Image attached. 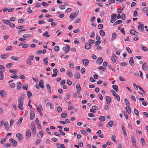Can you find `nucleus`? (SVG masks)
<instances>
[{
  "instance_id": "1",
  "label": "nucleus",
  "mask_w": 148,
  "mask_h": 148,
  "mask_svg": "<svg viewBox=\"0 0 148 148\" xmlns=\"http://www.w3.org/2000/svg\"><path fill=\"white\" fill-rule=\"evenodd\" d=\"M24 99L23 96H21L18 98V108L21 110H23L22 108L23 106L22 100Z\"/></svg>"
},
{
  "instance_id": "2",
  "label": "nucleus",
  "mask_w": 148,
  "mask_h": 148,
  "mask_svg": "<svg viewBox=\"0 0 148 148\" xmlns=\"http://www.w3.org/2000/svg\"><path fill=\"white\" fill-rule=\"evenodd\" d=\"M31 128L34 134H36V129L35 126V123L34 122L31 123Z\"/></svg>"
},
{
  "instance_id": "3",
  "label": "nucleus",
  "mask_w": 148,
  "mask_h": 148,
  "mask_svg": "<svg viewBox=\"0 0 148 148\" xmlns=\"http://www.w3.org/2000/svg\"><path fill=\"white\" fill-rule=\"evenodd\" d=\"M31 136V131L29 129L27 130L26 132V138L27 139H29Z\"/></svg>"
},
{
  "instance_id": "4",
  "label": "nucleus",
  "mask_w": 148,
  "mask_h": 148,
  "mask_svg": "<svg viewBox=\"0 0 148 148\" xmlns=\"http://www.w3.org/2000/svg\"><path fill=\"white\" fill-rule=\"evenodd\" d=\"M70 47L67 45H66V47H64L62 48V50L65 51V53H67L70 50Z\"/></svg>"
},
{
  "instance_id": "5",
  "label": "nucleus",
  "mask_w": 148,
  "mask_h": 148,
  "mask_svg": "<svg viewBox=\"0 0 148 148\" xmlns=\"http://www.w3.org/2000/svg\"><path fill=\"white\" fill-rule=\"evenodd\" d=\"M9 141L12 143L13 146H15L17 144V142L15 140L13 139L12 138H11L10 139Z\"/></svg>"
},
{
  "instance_id": "6",
  "label": "nucleus",
  "mask_w": 148,
  "mask_h": 148,
  "mask_svg": "<svg viewBox=\"0 0 148 148\" xmlns=\"http://www.w3.org/2000/svg\"><path fill=\"white\" fill-rule=\"evenodd\" d=\"M0 95L2 97H5L7 95V93L3 90H1L0 91Z\"/></svg>"
},
{
  "instance_id": "7",
  "label": "nucleus",
  "mask_w": 148,
  "mask_h": 148,
  "mask_svg": "<svg viewBox=\"0 0 148 148\" xmlns=\"http://www.w3.org/2000/svg\"><path fill=\"white\" fill-rule=\"evenodd\" d=\"M35 113L34 111L33 110H31L30 111V118L31 120H32L34 118L35 116Z\"/></svg>"
},
{
  "instance_id": "8",
  "label": "nucleus",
  "mask_w": 148,
  "mask_h": 148,
  "mask_svg": "<svg viewBox=\"0 0 148 148\" xmlns=\"http://www.w3.org/2000/svg\"><path fill=\"white\" fill-rule=\"evenodd\" d=\"M131 140L132 143L134 147H136V140L135 139L134 137L133 136H132L131 137Z\"/></svg>"
},
{
  "instance_id": "9",
  "label": "nucleus",
  "mask_w": 148,
  "mask_h": 148,
  "mask_svg": "<svg viewBox=\"0 0 148 148\" xmlns=\"http://www.w3.org/2000/svg\"><path fill=\"white\" fill-rule=\"evenodd\" d=\"M83 64L86 66H87L89 63V60L86 59H84L82 60Z\"/></svg>"
},
{
  "instance_id": "10",
  "label": "nucleus",
  "mask_w": 148,
  "mask_h": 148,
  "mask_svg": "<svg viewBox=\"0 0 148 148\" xmlns=\"http://www.w3.org/2000/svg\"><path fill=\"white\" fill-rule=\"evenodd\" d=\"M16 137L18 138L19 140H21L22 139V135L20 133H17L16 135Z\"/></svg>"
},
{
  "instance_id": "11",
  "label": "nucleus",
  "mask_w": 148,
  "mask_h": 148,
  "mask_svg": "<svg viewBox=\"0 0 148 148\" xmlns=\"http://www.w3.org/2000/svg\"><path fill=\"white\" fill-rule=\"evenodd\" d=\"M113 124V122L111 121H110L106 125V127H112Z\"/></svg>"
},
{
  "instance_id": "12",
  "label": "nucleus",
  "mask_w": 148,
  "mask_h": 148,
  "mask_svg": "<svg viewBox=\"0 0 148 148\" xmlns=\"http://www.w3.org/2000/svg\"><path fill=\"white\" fill-rule=\"evenodd\" d=\"M129 63L132 66H134V65L133 57H131L130 58V61L129 62Z\"/></svg>"
},
{
  "instance_id": "13",
  "label": "nucleus",
  "mask_w": 148,
  "mask_h": 148,
  "mask_svg": "<svg viewBox=\"0 0 148 148\" xmlns=\"http://www.w3.org/2000/svg\"><path fill=\"white\" fill-rule=\"evenodd\" d=\"M147 63L145 62L143 64L142 69L146 71L148 70V67L147 66Z\"/></svg>"
},
{
  "instance_id": "14",
  "label": "nucleus",
  "mask_w": 148,
  "mask_h": 148,
  "mask_svg": "<svg viewBox=\"0 0 148 148\" xmlns=\"http://www.w3.org/2000/svg\"><path fill=\"white\" fill-rule=\"evenodd\" d=\"M130 33L135 36H137L138 35V33L133 29H131L130 31Z\"/></svg>"
},
{
  "instance_id": "15",
  "label": "nucleus",
  "mask_w": 148,
  "mask_h": 148,
  "mask_svg": "<svg viewBox=\"0 0 148 148\" xmlns=\"http://www.w3.org/2000/svg\"><path fill=\"white\" fill-rule=\"evenodd\" d=\"M125 109L128 114H131V109L130 107L128 106H126L125 107Z\"/></svg>"
},
{
  "instance_id": "16",
  "label": "nucleus",
  "mask_w": 148,
  "mask_h": 148,
  "mask_svg": "<svg viewBox=\"0 0 148 148\" xmlns=\"http://www.w3.org/2000/svg\"><path fill=\"white\" fill-rule=\"evenodd\" d=\"M91 47V45L88 43L85 44V48L86 49L88 50L90 49Z\"/></svg>"
},
{
  "instance_id": "17",
  "label": "nucleus",
  "mask_w": 148,
  "mask_h": 148,
  "mask_svg": "<svg viewBox=\"0 0 148 148\" xmlns=\"http://www.w3.org/2000/svg\"><path fill=\"white\" fill-rule=\"evenodd\" d=\"M5 128V130H8L9 129V124L8 122L5 121L4 125Z\"/></svg>"
},
{
  "instance_id": "18",
  "label": "nucleus",
  "mask_w": 148,
  "mask_h": 148,
  "mask_svg": "<svg viewBox=\"0 0 148 148\" xmlns=\"http://www.w3.org/2000/svg\"><path fill=\"white\" fill-rule=\"evenodd\" d=\"M116 56L114 53H112V56L111 57V59L112 61L114 62H116V60L115 59V58Z\"/></svg>"
},
{
  "instance_id": "19",
  "label": "nucleus",
  "mask_w": 148,
  "mask_h": 148,
  "mask_svg": "<svg viewBox=\"0 0 148 148\" xmlns=\"http://www.w3.org/2000/svg\"><path fill=\"white\" fill-rule=\"evenodd\" d=\"M5 69V67L3 65H0V73H3Z\"/></svg>"
},
{
  "instance_id": "20",
  "label": "nucleus",
  "mask_w": 148,
  "mask_h": 148,
  "mask_svg": "<svg viewBox=\"0 0 148 148\" xmlns=\"http://www.w3.org/2000/svg\"><path fill=\"white\" fill-rule=\"evenodd\" d=\"M39 85L40 87L42 88H44V86L43 85V82L42 80H40L39 82Z\"/></svg>"
},
{
  "instance_id": "21",
  "label": "nucleus",
  "mask_w": 148,
  "mask_h": 148,
  "mask_svg": "<svg viewBox=\"0 0 148 148\" xmlns=\"http://www.w3.org/2000/svg\"><path fill=\"white\" fill-rule=\"evenodd\" d=\"M22 85V84L20 82H19L18 83H17L16 84V86L17 88L16 89L17 90H19L21 88V86Z\"/></svg>"
},
{
  "instance_id": "22",
  "label": "nucleus",
  "mask_w": 148,
  "mask_h": 148,
  "mask_svg": "<svg viewBox=\"0 0 148 148\" xmlns=\"http://www.w3.org/2000/svg\"><path fill=\"white\" fill-rule=\"evenodd\" d=\"M144 25L142 24H141L138 26V29L140 31H142L143 29Z\"/></svg>"
},
{
  "instance_id": "23",
  "label": "nucleus",
  "mask_w": 148,
  "mask_h": 148,
  "mask_svg": "<svg viewBox=\"0 0 148 148\" xmlns=\"http://www.w3.org/2000/svg\"><path fill=\"white\" fill-rule=\"evenodd\" d=\"M140 47L143 50L145 51H147L148 50L147 48L143 45H140Z\"/></svg>"
},
{
  "instance_id": "24",
  "label": "nucleus",
  "mask_w": 148,
  "mask_h": 148,
  "mask_svg": "<svg viewBox=\"0 0 148 148\" xmlns=\"http://www.w3.org/2000/svg\"><path fill=\"white\" fill-rule=\"evenodd\" d=\"M103 59L101 57H99L97 60V62L99 63V64H101L103 62Z\"/></svg>"
},
{
  "instance_id": "25",
  "label": "nucleus",
  "mask_w": 148,
  "mask_h": 148,
  "mask_svg": "<svg viewBox=\"0 0 148 148\" xmlns=\"http://www.w3.org/2000/svg\"><path fill=\"white\" fill-rule=\"evenodd\" d=\"M43 131H41L37 134V136L39 138H42L43 136Z\"/></svg>"
},
{
  "instance_id": "26",
  "label": "nucleus",
  "mask_w": 148,
  "mask_h": 148,
  "mask_svg": "<svg viewBox=\"0 0 148 148\" xmlns=\"http://www.w3.org/2000/svg\"><path fill=\"white\" fill-rule=\"evenodd\" d=\"M106 100L107 101V103L108 104H110L111 101V99L109 97L107 96L106 97Z\"/></svg>"
},
{
  "instance_id": "27",
  "label": "nucleus",
  "mask_w": 148,
  "mask_h": 148,
  "mask_svg": "<svg viewBox=\"0 0 148 148\" xmlns=\"http://www.w3.org/2000/svg\"><path fill=\"white\" fill-rule=\"evenodd\" d=\"M74 77L77 79H78L80 77V75L78 72H76L74 75Z\"/></svg>"
},
{
  "instance_id": "28",
  "label": "nucleus",
  "mask_w": 148,
  "mask_h": 148,
  "mask_svg": "<svg viewBox=\"0 0 148 148\" xmlns=\"http://www.w3.org/2000/svg\"><path fill=\"white\" fill-rule=\"evenodd\" d=\"M99 119L101 121H104L105 120V117L103 116H101L99 118Z\"/></svg>"
},
{
  "instance_id": "29",
  "label": "nucleus",
  "mask_w": 148,
  "mask_h": 148,
  "mask_svg": "<svg viewBox=\"0 0 148 148\" xmlns=\"http://www.w3.org/2000/svg\"><path fill=\"white\" fill-rule=\"evenodd\" d=\"M122 22V20H119L116 21L114 24L113 25L114 26L116 25H117V24L120 23H121Z\"/></svg>"
},
{
  "instance_id": "30",
  "label": "nucleus",
  "mask_w": 148,
  "mask_h": 148,
  "mask_svg": "<svg viewBox=\"0 0 148 148\" xmlns=\"http://www.w3.org/2000/svg\"><path fill=\"white\" fill-rule=\"evenodd\" d=\"M76 89L78 91H80L81 90V87L79 84H77L76 85Z\"/></svg>"
},
{
  "instance_id": "31",
  "label": "nucleus",
  "mask_w": 148,
  "mask_h": 148,
  "mask_svg": "<svg viewBox=\"0 0 148 148\" xmlns=\"http://www.w3.org/2000/svg\"><path fill=\"white\" fill-rule=\"evenodd\" d=\"M10 58L13 60H15L16 61H18V59H19V58L18 57H15V56H11L10 57Z\"/></svg>"
},
{
  "instance_id": "32",
  "label": "nucleus",
  "mask_w": 148,
  "mask_h": 148,
  "mask_svg": "<svg viewBox=\"0 0 148 148\" xmlns=\"http://www.w3.org/2000/svg\"><path fill=\"white\" fill-rule=\"evenodd\" d=\"M9 71L10 73H12L13 74L16 75L17 74L16 72L17 71L16 70L11 69Z\"/></svg>"
},
{
  "instance_id": "33",
  "label": "nucleus",
  "mask_w": 148,
  "mask_h": 148,
  "mask_svg": "<svg viewBox=\"0 0 148 148\" xmlns=\"http://www.w3.org/2000/svg\"><path fill=\"white\" fill-rule=\"evenodd\" d=\"M99 33L100 35L102 36H104L105 35V33L103 30H100L99 32Z\"/></svg>"
},
{
  "instance_id": "34",
  "label": "nucleus",
  "mask_w": 148,
  "mask_h": 148,
  "mask_svg": "<svg viewBox=\"0 0 148 148\" xmlns=\"http://www.w3.org/2000/svg\"><path fill=\"white\" fill-rule=\"evenodd\" d=\"M8 56V54L2 55L0 57L2 59H5L7 58Z\"/></svg>"
},
{
  "instance_id": "35",
  "label": "nucleus",
  "mask_w": 148,
  "mask_h": 148,
  "mask_svg": "<svg viewBox=\"0 0 148 148\" xmlns=\"http://www.w3.org/2000/svg\"><path fill=\"white\" fill-rule=\"evenodd\" d=\"M112 88L116 92H118V86L116 85H113Z\"/></svg>"
},
{
  "instance_id": "36",
  "label": "nucleus",
  "mask_w": 148,
  "mask_h": 148,
  "mask_svg": "<svg viewBox=\"0 0 148 148\" xmlns=\"http://www.w3.org/2000/svg\"><path fill=\"white\" fill-rule=\"evenodd\" d=\"M116 37V34L115 33H113L112 34V40H114L115 39Z\"/></svg>"
},
{
  "instance_id": "37",
  "label": "nucleus",
  "mask_w": 148,
  "mask_h": 148,
  "mask_svg": "<svg viewBox=\"0 0 148 148\" xmlns=\"http://www.w3.org/2000/svg\"><path fill=\"white\" fill-rule=\"evenodd\" d=\"M78 144L81 147H82L83 146V143L81 140L78 141Z\"/></svg>"
},
{
  "instance_id": "38",
  "label": "nucleus",
  "mask_w": 148,
  "mask_h": 148,
  "mask_svg": "<svg viewBox=\"0 0 148 148\" xmlns=\"http://www.w3.org/2000/svg\"><path fill=\"white\" fill-rule=\"evenodd\" d=\"M27 93L28 96V98H29L31 97L32 96V92L29 91H27Z\"/></svg>"
},
{
  "instance_id": "39",
  "label": "nucleus",
  "mask_w": 148,
  "mask_h": 148,
  "mask_svg": "<svg viewBox=\"0 0 148 148\" xmlns=\"http://www.w3.org/2000/svg\"><path fill=\"white\" fill-rule=\"evenodd\" d=\"M10 22V21L7 20H2L3 23L8 25H9Z\"/></svg>"
},
{
  "instance_id": "40",
  "label": "nucleus",
  "mask_w": 148,
  "mask_h": 148,
  "mask_svg": "<svg viewBox=\"0 0 148 148\" xmlns=\"http://www.w3.org/2000/svg\"><path fill=\"white\" fill-rule=\"evenodd\" d=\"M48 34V32L46 31L43 34V35L46 37H48L50 36V35H47Z\"/></svg>"
},
{
  "instance_id": "41",
  "label": "nucleus",
  "mask_w": 148,
  "mask_h": 148,
  "mask_svg": "<svg viewBox=\"0 0 148 148\" xmlns=\"http://www.w3.org/2000/svg\"><path fill=\"white\" fill-rule=\"evenodd\" d=\"M67 114L65 112H63L61 114V116L63 118H65L67 116Z\"/></svg>"
},
{
  "instance_id": "42",
  "label": "nucleus",
  "mask_w": 148,
  "mask_h": 148,
  "mask_svg": "<svg viewBox=\"0 0 148 148\" xmlns=\"http://www.w3.org/2000/svg\"><path fill=\"white\" fill-rule=\"evenodd\" d=\"M46 87L48 89V91L50 93H51V86L49 84H47L46 85Z\"/></svg>"
},
{
  "instance_id": "43",
  "label": "nucleus",
  "mask_w": 148,
  "mask_h": 148,
  "mask_svg": "<svg viewBox=\"0 0 148 148\" xmlns=\"http://www.w3.org/2000/svg\"><path fill=\"white\" fill-rule=\"evenodd\" d=\"M23 118L21 117V118L18 121L17 123V125H18L19 124V125L21 124V123L22 122V120H23Z\"/></svg>"
},
{
  "instance_id": "44",
  "label": "nucleus",
  "mask_w": 148,
  "mask_h": 148,
  "mask_svg": "<svg viewBox=\"0 0 148 148\" xmlns=\"http://www.w3.org/2000/svg\"><path fill=\"white\" fill-rule=\"evenodd\" d=\"M66 74H67L69 76L71 77L73 76V74L71 73V72L70 71H69L66 72Z\"/></svg>"
},
{
  "instance_id": "45",
  "label": "nucleus",
  "mask_w": 148,
  "mask_h": 148,
  "mask_svg": "<svg viewBox=\"0 0 148 148\" xmlns=\"http://www.w3.org/2000/svg\"><path fill=\"white\" fill-rule=\"evenodd\" d=\"M28 85L27 84H25L23 86V88L24 90H27Z\"/></svg>"
},
{
  "instance_id": "46",
  "label": "nucleus",
  "mask_w": 148,
  "mask_h": 148,
  "mask_svg": "<svg viewBox=\"0 0 148 148\" xmlns=\"http://www.w3.org/2000/svg\"><path fill=\"white\" fill-rule=\"evenodd\" d=\"M26 63L27 64H29L30 65H32V62L31 60H30L28 59L26 61Z\"/></svg>"
},
{
  "instance_id": "47",
  "label": "nucleus",
  "mask_w": 148,
  "mask_h": 148,
  "mask_svg": "<svg viewBox=\"0 0 148 148\" xmlns=\"http://www.w3.org/2000/svg\"><path fill=\"white\" fill-rule=\"evenodd\" d=\"M134 112L136 115L138 116V110L136 109L135 108H134Z\"/></svg>"
},
{
  "instance_id": "48",
  "label": "nucleus",
  "mask_w": 148,
  "mask_h": 148,
  "mask_svg": "<svg viewBox=\"0 0 148 148\" xmlns=\"http://www.w3.org/2000/svg\"><path fill=\"white\" fill-rule=\"evenodd\" d=\"M141 141L142 144V145L143 146H144L145 145V139L143 138H141L140 139Z\"/></svg>"
},
{
  "instance_id": "49",
  "label": "nucleus",
  "mask_w": 148,
  "mask_h": 148,
  "mask_svg": "<svg viewBox=\"0 0 148 148\" xmlns=\"http://www.w3.org/2000/svg\"><path fill=\"white\" fill-rule=\"evenodd\" d=\"M28 45L27 44H23L22 45V48L23 49L26 48L28 47Z\"/></svg>"
},
{
  "instance_id": "50",
  "label": "nucleus",
  "mask_w": 148,
  "mask_h": 148,
  "mask_svg": "<svg viewBox=\"0 0 148 148\" xmlns=\"http://www.w3.org/2000/svg\"><path fill=\"white\" fill-rule=\"evenodd\" d=\"M13 64L12 63H10L7 64L6 65V67L9 68L13 65Z\"/></svg>"
},
{
  "instance_id": "51",
  "label": "nucleus",
  "mask_w": 148,
  "mask_h": 148,
  "mask_svg": "<svg viewBox=\"0 0 148 148\" xmlns=\"http://www.w3.org/2000/svg\"><path fill=\"white\" fill-rule=\"evenodd\" d=\"M98 68L99 70H102L103 71H104L105 70H106V68L105 67L103 66H99L98 67Z\"/></svg>"
},
{
  "instance_id": "52",
  "label": "nucleus",
  "mask_w": 148,
  "mask_h": 148,
  "mask_svg": "<svg viewBox=\"0 0 148 148\" xmlns=\"http://www.w3.org/2000/svg\"><path fill=\"white\" fill-rule=\"evenodd\" d=\"M67 84L69 86L71 85L72 84V81L69 79L67 80Z\"/></svg>"
},
{
  "instance_id": "53",
  "label": "nucleus",
  "mask_w": 148,
  "mask_h": 148,
  "mask_svg": "<svg viewBox=\"0 0 148 148\" xmlns=\"http://www.w3.org/2000/svg\"><path fill=\"white\" fill-rule=\"evenodd\" d=\"M57 111L59 112H61L62 111V109L60 107L58 106L57 108Z\"/></svg>"
},
{
  "instance_id": "54",
  "label": "nucleus",
  "mask_w": 148,
  "mask_h": 148,
  "mask_svg": "<svg viewBox=\"0 0 148 148\" xmlns=\"http://www.w3.org/2000/svg\"><path fill=\"white\" fill-rule=\"evenodd\" d=\"M76 17V16H75V15H74L73 14H71L69 16L70 18H72V19H73Z\"/></svg>"
},
{
  "instance_id": "55",
  "label": "nucleus",
  "mask_w": 148,
  "mask_h": 148,
  "mask_svg": "<svg viewBox=\"0 0 148 148\" xmlns=\"http://www.w3.org/2000/svg\"><path fill=\"white\" fill-rule=\"evenodd\" d=\"M81 133L82 134H84L85 135H87V133L86 131L83 130H80Z\"/></svg>"
},
{
  "instance_id": "56",
  "label": "nucleus",
  "mask_w": 148,
  "mask_h": 148,
  "mask_svg": "<svg viewBox=\"0 0 148 148\" xmlns=\"http://www.w3.org/2000/svg\"><path fill=\"white\" fill-rule=\"evenodd\" d=\"M9 86L11 88H14L15 86V84L14 83H12L10 84Z\"/></svg>"
},
{
  "instance_id": "57",
  "label": "nucleus",
  "mask_w": 148,
  "mask_h": 148,
  "mask_svg": "<svg viewBox=\"0 0 148 148\" xmlns=\"http://www.w3.org/2000/svg\"><path fill=\"white\" fill-rule=\"evenodd\" d=\"M25 21V20L23 18H21L19 19L18 20V22L19 23H22Z\"/></svg>"
},
{
  "instance_id": "58",
  "label": "nucleus",
  "mask_w": 148,
  "mask_h": 148,
  "mask_svg": "<svg viewBox=\"0 0 148 148\" xmlns=\"http://www.w3.org/2000/svg\"><path fill=\"white\" fill-rule=\"evenodd\" d=\"M54 49L55 51H58L59 50V47L58 46H56L54 47Z\"/></svg>"
},
{
  "instance_id": "59",
  "label": "nucleus",
  "mask_w": 148,
  "mask_h": 148,
  "mask_svg": "<svg viewBox=\"0 0 148 148\" xmlns=\"http://www.w3.org/2000/svg\"><path fill=\"white\" fill-rule=\"evenodd\" d=\"M95 35V33L94 31L92 32L90 36V38H92Z\"/></svg>"
},
{
  "instance_id": "60",
  "label": "nucleus",
  "mask_w": 148,
  "mask_h": 148,
  "mask_svg": "<svg viewBox=\"0 0 148 148\" xmlns=\"http://www.w3.org/2000/svg\"><path fill=\"white\" fill-rule=\"evenodd\" d=\"M8 25H9L10 27H14L15 26V25L14 23H11L10 22Z\"/></svg>"
},
{
  "instance_id": "61",
  "label": "nucleus",
  "mask_w": 148,
  "mask_h": 148,
  "mask_svg": "<svg viewBox=\"0 0 148 148\" xmlns=\"http://www.w3.org/2000/svg\"><path fill=\"white\" fill-rule=\"evenodd\" d=\"M115 2V0H108V3L110 4H112L113 3H114Z\"/></svg>"
},
{
  "instance_id": "62",
  "label": "nucleus",
  "mask_w": 148,
  "mask_h": 148,
  "mask_svg": "<svg viewBox=\"0 0 148 148\" xmlns=\"http://www.w3.org/2000/svg\"><path fill=\"white\" fill-rule=\"evenodd\" d=\"M10 126H11L13 123L14 122V119H12L10 120Z\"/></svg>"
},
{
  "instance_id": "63",
  "label": "nucleus",
  "mask_w": 148,
  "mask_h": 148,
  "mask_svg": "<svg viewBox=\"0 0 148 148\" xmlns=\"http://www.w3.org/2000/svg\"><path fill=\"white\" fill-rule=\"evenodd\" d=\"M116 17V15L115 14H112L111 16L112 19H114Z\"/></svg>"
},
{
  "instance_id": "64",
  "label": "nucleus",
  "mask_w": 148,
  "mask_h": 148,
  "mask_svg": "<svg viewBox=\"0 0 148 148\" xmlns=\"http://www.w3.org/2000/svg\"><path fill=\"white\" fill-rule=\"evenodd\" d=\"M12 49V47L10 46L8 47L6 49V50L7 51L11 50Z\"/></svg>"
}]
</instances>
